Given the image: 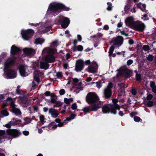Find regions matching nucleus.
<instances>
[{
    "label": "nucleus",
    "instance_id": "obj_17",
    "mask_svg": "<svg viewBox=\"0 0 156 156\" xmlns=\"http://www.w3.org/2000/svg\"><path fill=\"white\" fill-rule=\"evenodd\" d=\"M19 69L20 75L23 76H26L28 75L27 73L26 72L25 66L22 65L19 67Z\"/></svg>",
    "mask_w": 156,
    "mask_h": 156
},
{
    "label": "nucleus",
    "instance_id": "obj_43",
    "mask_svg": "<svg viewBox=\"0 0 156 156\" xmlns=\"http://www.w3.org/2000/svg\"><path fill=\"white\" fill-rule=\"evenodd\" d=\"M83 47L81 45H79L77 46V50L79 51H82L83 50Z\"/></svg>",
    "mask_w": 156,
    "mask_h": 156
},
{
    "label": "nucleus",
    "instance_id": "obj_51",
    "mask_svg": "<svg viewBox=\"0 0 156 156\" xmlns=\"http://www.w3.org/2000/svg\"><path fill=\"white\" fill-rule=\"evenodd\" d=\"M136 6L137 7L140 8L142 11H144V9H143V8H142V4L141 3H139L136 5Z\"/></svg>",
    "mask_w": 156,
    "mask_h": 156
},
{
    "label": "nucleus",
    "instance_id": "obj_32",
    "mask_svg": "<svg viewBox=\"0 0 156 156\" xmlns=\"http://www.w3.org/2000/svg\"><path fill=\"white\" fill-rule=\"evenodd\" d=\"M55 105H54V107H59L62 105V103L60 101H58L55 103Z\"/></svg>",
    "mask_w": 156,
    "mask_h": 156
},
{
    "label": "nucleus",
    "instance_id": "obj_18",
    "mask_svg": "<svg viewBox=\"0 0 156 156\" xmlns=\"http://www.w3.org/2000/svg\"><path fill=\"white\" fill-rule=\"evenodd\" d=\"M45 60L48 62L52 63L55 62V58L53 55H48L46 56Z\"/></svg>",
    "mask_w": 156,
    "mask_h": 156
},
{
    "label": "nucleus",
    "instance_id": "obj_27",
    "mask_svg": "<svg viewBox=\"0 0 156 156\" xmlns=\"http://www.w3.org/2000/svg\"><path fill=\"white\" fill-rule=\"evenodd\" d=\"M114 45H114L113 44L109 48L108 53L109 56L110 57L112 56V53L115 48Z\"/></svg>",
    "mask_w": 156,
    "mask_h": 156
},
{
    "label": "nucleus",
    "instance_id": "obj_45",
    "mask_svg": "<svg viewBox=\"0 0 156 156\" xmlns=\"http://www.w3.org/2000/svg\"><path fill=\"white\" fill-rule=\"evenodd\" d=\"M148 107H151L153 105V102L151 101H149L147 104Z\"/></svg>",
    "mask_w": 156,
    "mask_h": 156
},
{
    "label": "nucleus",
    "instance_id": "obj_36",
    "mask_svg": "<svg viewBox=\"0 0 156 156\" xmlns=\"http://www.w3.org/2000/svg\"><path fill=\"white\" fill-rule=\"evenodd\" d=\"M113 87V84L112 83L109 82L107 87L105 89H108L110 90H112V89Z\"/></svg>",
    "mask_w": 156,
    "mask_h": 156
},
{
    "label": "nucleus",
    "instance_id": "obj_19",
    "mask_svg": "<svg viewBox=\"0 0 156 156\" xmlns=\"http://www.w3.org/2000/svg\"><path fill=\"white\" fill-rule=\"evenodd\" d=\"M101 106V104L100 103L97 104H91L90 107L91 110L93 111H96L98 108Z\"/></svg>",
    "mask_w": 156,
    "mask_h": 156
},
{
    "label": "nucleus",
    "instance_id": "obj_34",
    "mask_svg": "<svg viewBox=\"0 0 156 156\" xmlns=\"http://www.w3.org/2000/svg\"><path fill=\"white\" fill-rule=\"evenodd\" d=\"M107 4L108 5V7L107 9V10L108 11H111L112 10V4L111 2H108Z\"/></svg>",
    "mask_w": 156,
    "mask_h": 156
},
{
    "label": "nucleus",
    "instance_id": "obj_7",
    "mask_svg": "<svg viewBox=\"0 0 156 156\" xmlns=\"http://www.w3.org/2000/svg\"><path fill=\"white\" fill-rule=\"evenodd\" d=\"M123 41L124 39L123 37L119 35L115 37H114L113 39L110 41V43L111 44L113 43L114 45L120 46L123 44Z\"/></svg>",
    "mask_w": 156,
    "mask_h": 156
},
{
    "label": "nucleus",
    "instance_id": "obj_61",
    "mask_svg": "<svg viewBox=\"0 0 156 156\" xmlns=\"http://www.w3.org/2000/svg\"><path fill=\"white\" fill-rule=\"evenodd\" d=\"M44 94L46 96H50L51 95V92L49 91H46L44 93Z\"/></svg>",
    "mask_w": 156,
    "mask_h": 156
},
{
    "label": "nucleus",
    "instance_id": "obj_37",
    "mask_svg": "<svg viewBox=\"0 0 156 156\" xmlns=\"http://www.w3.org/2000/svg\"><path fill=\"white\" fill-rule=\"evenodd\" d=\"M136 78L137 81H140L141 80V76L140 74L136 75Z\"/></svg>",
    "mask_w": 156,
    "mask_h": 156
},
{
    "label": "nucleus",
    "instance_id": "obj_4",
    "mask_svg": "<svg viewBox=\"0 0 156 156\" xmlns=\"http://www.w3.org/2000/svg\"><path fill=\"white\" fill-rule=\"evenodd\" d=\"M145 25L144 23L140 21H136L134 22L132 28L138 31L142 32L145 28Z\"/></svg>",
    "mask_w": 156,
    "mask_h": 156
},
{
    "label": "nucleus",
    "instance_id": "obj_11",
    "mask_svg": "<svg viewBox=\"0 0 156 156\" xmlns=\"http://www.w3.org/2000/svg\"><path fill=\"white\" fill-rule=\"evenodd\" d=\"M84 62L82 60L77 61L75 65V70L76 72H81L83 70L84 66Z\"/></svg>",
    "mask_w": 156,
    "mask_h": 156
},
{
    "label": "nucleus",
    "instance_id": "obj_54",
    "mask_svg": "<svg viewBox=\"0 0 156 156\" xmlns=\"http://www.w3.org/2000/svg\"><path fill=\"white\" fill-rule=\"evenodd\" d=\"M131 93L134 95H136V90L135 88H133L132 89Z\"/></svg>",
    "mask_w": 156,
    "mask_h": 156
},
{
    "label": "nucleus",
    "instance_id": "obj_24",
    "mask_svg": "<svg viewBox=\"0 0 156 156\" xmlns=\"http://www.w3.org/2000/svg\"><path fill=\"white\" fill-rule=\"evenodd\" d=\"M132 71L131 70L127 69L124 72V75L126 78H128L132 76Z\"/></svg>",
    "mask_w": 156,
    "mask_h": 156
},
{
    "label": "nucleus",
    "instance_id": "obj_60",
    "mask_svg": "<svg viewBox=\"0 0 156 156\" xmlns=\"http://www.w3.org/2000/svg\"><path fill=\"white\" fill-rule=\"evenodd\" d=\"M64 102L67 104V105H69L70 104V103H69V99H68L67 98H64Z\"/></svg>",
    "mask_w": 156,
    "mask_h": 156
},
{
    "label": "nucleus",
    "instance_id": "obj_52",
    "mask_svg": "<svg viewBox=\"0 0 156 156\" xmlns=\"http://www.w3.org/2000/svg\"><path fill=\"white\" fill-rule=\"evenodd\" d=\"M7 55V53L5 52H3L2 54L0 55V57L2 58H3L5 57Z\"/></svg>",
    "mask_w": 156,
    "mask_h": 156
},
{
    "label": "nucleus",
    "instance_id": "obj_5",
    "mask_svg": "<svg viewBox=\"0 0 156 156\" xmlns=\"http://www.w3.org/2000/svg\"><path fill=\"white\" fill-rule=\"evenodd\" d=\"M34 33V30L31 29H29L21 31V34L23 38L25 40H28L33 36Z\"/></svg>",
    "mask_w": 156,
    "mask_h": 156
},
{
    "label": "nucleus",
    "instance_id": "obj_8",
    "mask_svg": "<svg viewBox=\"0 0 156 156\" xmlns=\"http://www.w3.org/2000/svg\"><path fill=\"white\" fill-rule=\"evenodd\" d=\"M6 133L8 135L13 138H16L21 134L20 131L16 129H8L6 130Z\"/></svg>",
    "mask_w": 156,
    "mask_h": 156
},
{
    "label": "nucleus",
    "instance_id": "obj_50",
    "mask_svg": "<svg viewBox=\"0 0 156 156\" xmlns=\"http://www.w3.org/2000/svg\"><path fill=\"white\" fill-rule=\"evenodd\" d=\"M40 119L42 124H44L43 122L44 119V115H41L40 116Z\"/></svg>",
    "mask_w": 156,
    "mask_h": 156
},
{
    "label": "nucleus",
    "instance_id": "obj_16",
    "mask_svg": "<svg viewBox=\"0 0 156 156\" xmlns=\"http://www.w3.org/2000/svg\"><path fill=\"white\" fill-rule=\"evenodd\" d=\"M48 113L51 114L52 117L55 118H56L59 114L58 110L52 108H51L49 109Z\"/></svg>",
    "mask_w": 156,
    "mask_h": 156
},
{
    "label": "nucleus",
    "instance_id": "obj_42",
    "mask_svg": "<svg viewBox=\"0 0 156 156\" xmlns=\"http://www.w3.org/2000/svg\"><path fill=\"white\" fill-rule=\"evenodd\" d=\"M154 58V57L152 55H149L147 57V60L150 61L151 62L153 61Z\"/></svg>",
    "mask_w": 156,
    "mask_h": 156
},
{
    "label": "nucleus",
    "instance_id": "obj_59",
    "mask_svg": "<svg viewBox=\"0 0 156 156\" xmlns=\"http://www.w3.org/2000/svg\"><path fill=\"white\" fill-rule=\"evenodd\" d=\"M55 53V50L53 49H51L49 51V53L50 54H51L50 55H53V54H54Z\"/></svg>",
    "mask_w": 156,
    "mask_h": 156
},
{
    "label": "nucleus",
    "instance_id": "obj_47",
    "mask_svg": "<svg viewBox=\"0 0 156 156\" xmlns=\"http://www.w3.org/2000/svg\"><path fill=\"white\" fill-rule=\"evenodd\" d=\"M77 107V104L76 103H74L72 105L71 108L73 110H75Z\"/></svg>",
    "mask_w": 156,
    "mask_h": 156
},
{
    "label": "nucleus",
    "instance_id": "obj_31",
    "mask_svg": "<svg viewBox=\"0 0 156 156\" xmlns=\"http://www.w3.org/2000/svg\"><path fill=\"white\" fill-rule=\"evenodd\" d=\"M83 110L85 113L89 112L91 110V108L90 106H87L83 108Z\"/></svg>",
    "mask_w": 156,
    "mask_h": 156
},
{
    "label": "nucleus",
    "instance_id": "obj_29",
    "mask_svg": "<svg viewBox=\"0 0 156 156\" xmlns=\"http://www.w3.org/2000/svg\"><path fill=\"white\" fill-rule=\"evenodd\" d=\"M131 5H130V4L129 2L128 3L125 7V11L126 13H127L129 10L131 8Z\"/></svg>",
    "mask_w": 156,
    "mask_h": 156
},
{
    "label": "nucleus",
    "instance_id": "obj_44",
    "mask_svg": "<svg viewBox=\"0 0 156 156\" xmlns=\"http://www.w3.org/2000/svg\"><path fill=\"white\" fill-rule=\"evenodd\" d=\"M82 83L81 82L78 83L75 86L79 88L81 90H83V87H81Z\"/></svg>",
    "mask_w": 156,
    "mask_h": 156
},
{
    "label": "nucleus",
    "instance_id": "obj_55",
    "mask_svg": "<svg viewBox=\"0 0 156 156\" xmlns=\"http://www.w3.org/2000/svg\"><path fill=\"white\" fill-rule=\"evenodd\" d=\"M34 80L38 83L40 81V79L39 76H34Z\"/></svg>",
    "mask_w": 156,
    "mask_h": 156
},
{
    "label": "nucleus",
    "instance_id": "obj_57",
    "mask_svg": "<svg viewBox=\"0 0 156 156\" xmlns=\"http://www.w3.org/2000/svg\"><path fill=\"white\" fill-rule=\"evenodd\" d=\"M152 98H153L152 95L151 94H149L147 96V100H148L151 101V100L152 99Z\"/></svg>",
    "mask_w": 156,
    "mask_h": 156
},
{
    "label": "nucleus",
    "instance_id": "obj_28",
    "mask_svg": "<svg viewBox=\"0 0 156 156\" xmlns=\"http://www.w3.org/2000/svg\"><path fill=\"white\" fill-rule=\"evenodd\" d=\"M44 41L43 39L41 38H37L35 39V44H41Z\"/></svg>",
    "mask_w": 156,
    "mask_h": 156
},
{
    "label": "nucleus",
    "instance_id": "obj_26",
    "mask_svg": "<svg viewBox=\"0 0 156 156\" xmlns=\"http://www.w3.org/2000/svg\"><path fill=\"white\" fill-rule=\"evenodd\" d=\"M88 72L90 73H95L96 72L95 67L91 66H89L88 67Z\"/></svg>",
    "mask_w": 156,
    "mask_h": 156
},
{
    "label": "nucleus",
    "instance_id": "obj_12",
    "mask_svg": "<svg viewBox=\"0 0 156 156\" xmlns=\"http://www.w3.org/2000/svg\"><path fill=\"white\" fill-rule=\"evenodd\" d=\"M23 51L24 53L27 56H33L35 53V50L31 48H25Z\"/></svg>",
    "mask_w": 156,
    "mask_h": 156
},
{
    "label": "nucleus",
    "instance_id": "obj_6",
    "mask_svg": "<svg viewBox=\"0 0 156 156\" xmlns=\"http://www.w3.org/2000/svg\"><path fill=\"white\" fill-rule=\"evenodd\" d=\"M4 69L7 79H13L16 76V72L14 70L11 69Z\"/></svg>",
    "mask_w": 156,
    "mask_h": 156
},
{
    "label": "nucleus",
    "instance_id": "obj_56",
    "mask_svg": "<svg viewBox=\"0 0 156 156\" xmlns=\"http://www.w3.org/2000/svg\"><path fill=\"white\" fill-rule=\"evenodd\" d=\"M56 76L57 77H62L63 75L62 72H57L56 73Z\"/></svg>",
    "mask_w": 156,
    "mask_h": 156
},
{
    "label": "nucleus",
    "instance_id": "obj_62",
    "mask_svg": "<svg viewBox=\"0 0 156 156\" xmlns=\"http://www.w3.org/2000/svg\"><path fill=\"white\" fill-rule=\"evenodd\" d=\"M5 134V130H0V136H2Z\"/></svg>",
    "mask_w": 156,
    "mask_h": 156
},
{
    "label": "nucleus",
    "instance_id": "obj_22",
    "mask_svg": "<svg viewBox=\"0 0 156 156\" xmlns=\"http://www.w3.org/2000/svg\"><path fill=\"white\" fill-rule=\"evenodd\" d=\"M22 122V121L20 119H17L16 120V119L14 118H13L12 120L9 122L11 126H15L17 124H18Z\"/></svg>",
    "mask_w": 156,
    "mask_h": 156
},
{
    "label": "nucleus",
    "instance_id": "obj_20",
    "mask_svg": "<svg viewBox=\"0 0 156 156\" xmlns=\"http://www.w3.org/2000/svg\"><path fill=\"white\" fill-rule=\"evenodd\" d=\"M40 67L41 69H47L49 67V65L47 62L41 61L40 63Z\"/></svg>",
    "mask_w": 156,
    "mask_h": 156
},
{
    "label": "nucleus",
    "instance_id": "obj_10",
    "mask_svg": "<svg viewBox=\"0 0 156 156\" xmlns=\"http://www.w3.org/2000/svg\"><path fill=\"white\" fill-rule=\"evenodd\" d=\"M58 22L60 24H61V25L62 28H66L69 26L70 23V20L67 17H63L58 20Z\"/></svg>",
    "mask_w": 156,
    "mask_h": 156
},
{
    "label": "nucleus",
    "instance_id": "obj_15",
    "mask_svg": "<svg viewBox=\"0 0 156 156\" xmlns=\"http://www.w3.org/2000/svg\"><path fill=\"white\" fill-rule=\"evenodd\" d=\"M112 94V90H110L108 89H105L104 90V96L105 99H108L110 98Z\"/></svg>",
    "mask_w": 156,
    "mask_h": 156
},
{
    "label": "nucleus",
    "instance_id": "obj_25",
    "mask_svg": "<svg viewBox=\"0 0 156 156\" xmlns=\"http://www.w3.org/2000/svg\"><path fill=\"white\" fill-rule=\"evenodd\" d=\"M6 101H11L10 103V105L11 106L10 109L11 108H13L16 107V105L15 104L14 102L13 101L12 99L11 98L8 97L6 99Z\"/></svg>",
    "mask_w": 156,
    "mask_h": 156
},
{
    "label": "nucleus",
    "instance_id": "obj_23",
    "mask_svg": "<svg viewBox=\"0 0 156 156\" xmlns=\"http://www.w3.org/2000/svg\"><path fill=\"white\" fill-rule=\"evenodd\" d=\"M19 98L21 102L23 104H26L27 101V96L25 95H23L21 96H20Z\"/></svg>",
    "mask_w": 156,
    "mask_h": 156
},
{
    "label": "nucleus",
    "instance_id": "obj_41",
    "mask_svg": "<svg viewBox=\"0 0 156 156\" xmlns=\"http://www.w3.org/2000/svg\"><path fill=\"white\" fill-rule=\"evenodd\" d=\"M73 86H75L78 83L79 80L77 78H74L73 80Z\"/></svg>",
    "mask_w": 156,
    "mask_h": 156
},
{
    "label": "nucleus",
    "instance_id": "obj_14",
    "mask_svg": "<svg viewBox=\"0 0 156 156\" xmlns=\"http://www.w3.org/2000/svg\"><path fill=\"white\" fill-rule=\"evenodd\" d=\"M134 19L133 17L129 16L127 17L125 20V23L126 26L132 28L133 23H134Z\"/></svg>",
    "mask_w": 156,
    "mask_h": 156
},
{
    "label": "nucleus",
    "instance_id": "obj_9",
    "mask_svg": "<svg viewBox=\"0 0 156 156\" xmlns=\"http://www.w3.org/2000/svg\"><path fill=\"white\" fill-rule=\"evenodd\" d=\"M15 59L14 57L9 58L5 63L4 69H7L13 66L15 62Z\"/></svg>",
    "mask_w": 156,
    "mask_h": 156
},
{
    "label": "nucleus",
    "instance_id": "obj_40",
    "mask_svg": "<svg viewBox=\"0 0 156 156\" xmlns=\"http://www.w3.org/2000/svg\"><path fill=\"white\" fill-rule=\"evenodd\" d=\"M134 120L135 122H139L140 120L142 121V119L140 117L137 116H135L134 117Z\"/></svg>",
    "mask_w": 156,
    "mask_h": 156
},
{
    "label": "nucleus",
    "instance_id": "obj_53",
    "mask_svg": "<svg viewBox=\"0 0 156 156\" xmlns=\"http://www.w3.org/2000/svg\"><path fill=\"white\" fill-rule=\"evenodd\" d=\"M133 62V61L131 59L128 60L127 62V65L129 66L132 64Z\"/></svg>",
    "mask_w": 156,
    "mask_h": 156
},
{
    "label": "nucleus",
    "instance_id": "obj_38",
    "mask_svg": "<svg viewBox=\"0 0 156 156\" xmlns=\"http://www.w3.org/2000/svg\"><path fill=\"white\" fill-rule=\"evenodd\" d=\"M143 49L145 51H147L150 50V47L147 45H144L143 47Z\"/></svg>",
    "mask_w": 156,
    "mask_h": 156
},
{
    "label": "nucleus",
    "instance_id": "obj_39",
    "mask_svg": "<svg viewBox=\"0 0 156 156\" xmlns=\"http://www.w3.org/2000/svg\"><path fill=\"white\" fill-rule=\"evenodd\" d=\"M72 87L73 88H75L74 92H76V94L79 93L80 90H81L80 89V88L75 86H72Z\"/></svg>",
    "mask_w": 156,
    "mask_h": 156
},
{
    "label": "nucleus",
    "instance_id": "obj_33",
    "mask_svg": "<svg viewBox=\"0 0 156 156\" xmlns=\"http://www.w3.org/2000/svg\"><path fill=\"white\" fill-rule=\"evenodd\" d=\"M1 113L4 116H7L9 115V113L6 110H3L2 111Z\"/></svg>",
    "mask_w": 156,
    "mask_h": 156
},
{
    "label": "nucleus",
    "instance_id": "obj_63",
    "mask_svg": "<svg viewBox=\"0 0 156 156\" xmlns=\"http://www.w3.org/2000/svg\"><path fill=\"white\" fill-rule=\"evenodd\" d=\"M57 43L58 41H54L51 43V45L53 46H56L57 45Z\"/></svg>",
    "mask_w": 156,
    "mask_h": 156
},
{
    "label": "nucleus",
    "instance_id": "obj_1",
    "mask_svg": "<svg viewBox=\"0 0 156 156\" xmlns=\"http://www.w3.org/2000/svg\"><path fill=\"white\" fill-rule=\"evenodd\" d=\"M70 9L69 7H66L64 4L60 3H57L53 5L50 4L47 12H48L49 11H51L53 13V15L55 16L60 12L61 11H68Z\"/></svg>",
    "mask_w": 156,
    "mask_h": 156
},
{
    "label": "nucleus",
    "instance_id": "obj_48",
    "mask_svg": "<svg viewBox=\"0 0 156 156\" xmlns=\"http://www.w3.org/2000/svg\"><path fill=\"white\" fill-rule=\"evenodd\" d=\"M20 85H18L17 86L16 89V93L18 94H20Z\"/></svg>",
    "mask_w": 156,
    "mask_h": 156
},
{
    "label": "nucleus",
    "instance_id": "obj_49",
    "mask_svg": "<svg viewBox=\"0 0 156 156\" xmlns=\"http://www.w3.org/2000/svg\"><path fill=\"white\" fill-rule=\"evenodd\" d=\"M65 90L63 89H61L59 91V94L61 95H64L65 94Z\"/></svg>",
    "mask_w": 156,
    "mask_h": 156
},
{
    "label": "nucleus",
    "instance_id": "obj_21",
    "mask_svg": "<svg viewBox=\"0 0 156 156\" xmlns=\"http://www.w3.org/2000/svg\"><path fill=\"white\" fill-rule=\"evenodd\" d=\"M10 110L12 112L14 113L16 115H21V112L20 109L16 107L11 108Z\"/></svg>",
    "mask_w": 156,
    "mask_h": 156
},
{
    "label": "nucleus",
    "instance_id": "obj_13",
    "mask_svg": "<svg viewBox=\"0 0 156 156\" xmlns=\"http://www.w3.org/2000/svg\"><path fill=\"white\" fill-rule=\"evenodd\" d=\"M21 51L20 49L15 46L12 45L11 48L10 54L12 55H15L18 54Z\"/></svg>",
    "mask_w": 156,
    "mask_h": 156
},
{
    "label": "nucleus",
    "instance_id": "obj_64",
    "mask_svg": "<svg viewBox=\"0 0 156 156\" xmlns=\"http://www.w3.org/2000/svg\"><path fill=\"white\" fill-rule=\"evenodd\" d=\"M57 101L54 98H51L50 102L52 104H55Z\"/></svg>",
    "mask_w": 156,
    "mask_h": 156
},
{
    "label": "nucleus",
    "instance_id": "obj_2",
    "mask_svg": "<svg viewBox=\"0 0 156 156\" xmlns=\"http://www.w3.org/2000/svg\"><path fill=\"white\" fill-rule=\"evenodd\" d=\"M118 100L116 99H113L112 102L113 105L108 106V105H104L102 108V112L104 113H110L114 115L117 113V110H119L120 108V106L117 103Z\"/></svg>",
    "mask_w": 156,
    "mask_h": 156
},
{
    "label": "nucleus",
    "instance_id": "obj_3",
    "mask_svg": "<svg viewBox=\"0 0 156 156\" xmlns=\"http://www.w3.org/2000/svg\"><path fill=\"white\" fill-rule=\"evenodd\" d=\"M99 99L97 95L93 92L89 93L86 98V101L89 104H97Z\"/></svg>",
    "mask_w": 156,
    "mask_h": 156
},
{
    "label": "nucleus",
    "instance_id": "obj_58",
    "mask_svg": "<svg viewBox=\"0 0 156 156\" xmlns=\"http://www.w3.org/2000/svg\"><path fill=\"white\" fill-rule=\"evenodd\" d=\"M120 33H121V34L125 36L126 37H127L128 36L129 34H127L124 31H120Z\"/></svg>",
    "mask_w": 156,
    "mask_h": 156
},
{
    "label": "nucleus",
    "instance_id": "obj_35",
    "mask_svg": "<svg viewBox=\"0 0 156 156\" xmlns=\"http://www.w3.org/2000/svg\"><path fill=\"white\" fill-rule=\"evenodd\" d=\"M55 123V122H53L50 123H49L47 126H46V129L48 131L49 130H50V128L51 127H52L53 125Z\"/></svg>",
    "mask_w": 156,
    "mask_h": 156
},
{
    "label": "nucleus",
    "instance_id": "obj_30",
    "mask_svg": "<svg viewBox=\"0 0 156 156\" xmlns=\"http://www.w3.org/2000/svg\"><path fill=\"white\" fill-rule=\"evenodd\" d=\"M51 28L52 27L51 26H49L46 27L44 30L41 31V33L44 34L48 32L50 30Z\"/></svg>",
    "mask_w": 156,
    "mask_h": 156
},
{
    "label": "nucleus",
    "instance_id": "obj_46",
    "mask_svg": "<svg viewBox=\"0 0 156 156\" xmlns=\"http://www.w3.org/2000/svg\"><path fill=\"white\" fill-rule=\"evenodd\" d=\"M96 84V87L98 88H100L102 87V84L101 81L97 82Z\"/></svg>",
    "mask_w": 156,
    "mask_h": 156
}]
</instances>
